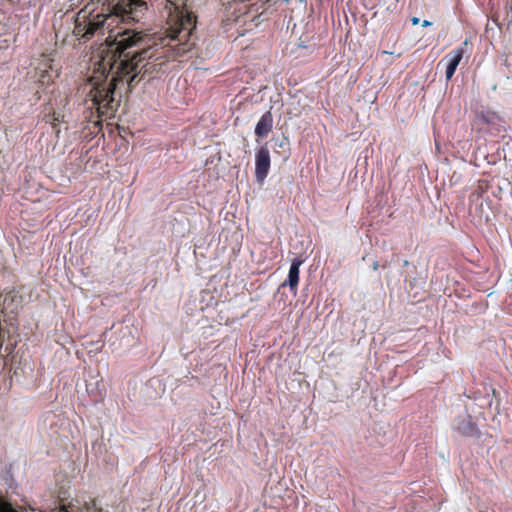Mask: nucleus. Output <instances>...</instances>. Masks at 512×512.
<instances>
[{
    "instance_id": "nucleus-5",
    "label": "nucleus",
    "mask_w": 512,
    "mask_h": 512,
    "mask_svg": "<svg viewBox=\"0 0 512 512\" xmlns=\"http://www.w3.org/2000/svg\"><path fill=\"white\" fill-rule=\"evenodd\" d=\"M301 266V261L298 259H294L289 267L288 278L284 282V285H288L291 289H293L299 280V270Z\"/></svg>"
},
{
    "instance_id": "nucleus-2",
    "label": "nucleus",
    "mask_w": 512,
    "mask_h": 512,
    "mask_svg": "<svg viewBox=\"0 0 512 512\" xmlns=\"http://www.w3.org/2000/svg\"><path fill=\"white\" fill-rule=\"evenodd\" d=\"M110 18V15H102L99 14L96 16L94 20L89 21L88 24L83 26L82 23L78 24L76 34L82 36L93 35L96 30L104 25L107 19Z\"/></svg>"
},
{
    "instance_id": "nucleus-6",
    "label": "nucleus",
    "mask_w": 512,
    "mask_h": 512,
    "mask_svg": "<svg viewBox=\"0 0 512 512\" xmlns=\"http://www.w3.org/2000/svg\"><path fill=\"white\" fill-rule=\"evenodd\" d=\"M120 348L122 352L129 353L138 345V338L129 332L128 337L121 339Z\"/></svg>"
},
{
    "instance_id": "nucleus-9",
    "label": "nucleus",
    "mask_w": 512,
    "mask_h": 512,
    "mask_svg": "<svg viewBox=\"0 0 512 512\" xmlns=\"http://www.w3.org/2000/svg\"><path fill=\"white\" fill-rule=\"evenodd\" d=\"M462 433L466 436H474L478 434V428L473 423H466L460 427Z\"/></svg>"
},
{
    "instance_id": "nucleus-14",
    "label": "nucleus",
    "mask_w": 512,
    "mask_h": 512,
    "mask_svg": "<svg viewBox=\"0 0 512 512\" xmlns=\"http://www.w3.org/2000/svg\"><path fill=\"white\" fill-rule=\"evenodd\" d=\"M432 25H433V22L429 21V20H424L422 22V27H429V26H432Z\"/></svg>"
},
{
    "instance_id": "nucleus-3",
    "label": "nucleus",
    "mask_w": 512,
    "mask_h": 512,
    "mask_svg": "<svg viewBox=\"0 0 512 512\" xmlns=\"http://www.w3.org/2000/svg\"><path fill=\"white\" fill-rule=\"evenodd\" d=\"M142 41V36L138 32H124L123 35L116 39L114 45L118 51H124L130 47L137 46Z\"/></svg>"
},
{
    "instance_id": "nucleus-4",
    "label": "nucleus",
    "mask_w": 512,
    "mask_h": 512,
    "mask_svg": "<svg viewBox=\"0 0 512 512\" xmlns=\"http://www.w3.org/2000/svg\"><path fill=\"white\" fill-rule=\"evenodd\" d=\"M463 57V51L461 48H457L452 51L449 55H447L444 59L446 65L445 77L446 80H449L453 73L455 72L457 66L459 65L461 59Z\"/></svg>"
},
{
    "instance_id": "nucleus-12",
    "label": "nucleus",
    "mask_w": 512,
    "mask_h": 512,
    "mask_svg": "<svg viewBox=\"0 0 512 512\" xmlns=\"http://www.w3.org/2000/svg\"><path fill=\"white\" fill-rule=\"evenodd\" d=\"M194 24H193V20H192V17L191 15H187L186 16V19L182 18L181 20V27L182 29H187V30H191L193 28Z\"/></svg>"
},
{
    "instance_id": "nucleus-7",
    "label": "nucleus",
    "mask_w": 512,
    "mask_h": 512,
    "mask_svg": "<svg viewBox=\"0 0 512 512\" xmlns=\"http://www.w3.org/2000/svg\"><path fill=\"white\" fill-rule=\"evenodd\" d=\"M272 127L271 120L268 117H262L255 126V132L258 136L266 135Z\"/></svg>"
},
{
    "instance_id": "nucleus-8",
    "label": "nucleus",
    "mask_w": 512,
    "mask_h": 512,
    "mask_svg": "<svg viewBox=\"0 0 512 512\" xmlns=\"http://www.w3.org/2000/svg\"><path fill=\"white\" fill-rule=\"evenodd\" d=\"M121 5L126 13L134 14L144 3L140 0H122Z\"/></svg>"
},
{
    "instance_id": "nucleus-15",
    "label": "nucleus",
    "mask_w": 512,
    "mask_h": 512,
    "mask_svg": "<svg viewBox=\"0 0 512 512\" xmlns=\"http://www.w3.org/2000/svg\"><path fill=\"white\" fill-rule=\"evenodd\" d=\"M377 268H378V263H377V262H375V263L373 264V269H374V270H376Z\"/></svg>"
},
{
    "instance_id": "nucleus-16",
    "label": "nucleus",
    "mask_w": 512,
    "mask_h": 512,
    "mask_svg": "<svg viewBox=\"0 0 512 512\" xmlns=\"http://www.w3.org/2000/svg\"><path fill=\"white\" fill-rule=\"evenodd\" d=\"M384 54H388V55H393L394 53L393 52H389V51H383Z\"/></svg>"
},
{
    "instance_id": "nucleus-17",
    "label": "nucleus",
    "mask_w": 512,
    "mask_h": 512,
    "mask_svg": "<svg viewBox=\"0 0 512 512\" xmlns=\"http://www.w3.org/2000/svg\"><path fill=\"white\" fill-rule=\"evenodd\" d=\"M301 2H302V3H304V2H305V0H301Z\"/></svg>"
},
{
    "instance_id": "nucleus-11",
    "label": "nucleus",
    "mask_w": 512,
    "mask_h": 512,
    "mask_svg": "<svg viewBox=\"0 0 512 512\" xmlns=\"http://www.w3.org/2000/svg\"><path fill=\"white\" fill-rule=\"evenodd\" d=\"M497 285L499 288L507 289L512 286V278L501 277L499 278Z\"/></svg>"
},
{
    "instance_id": "nucleus-1",
    "label": "nucleus",
    "mask_w": 512,
    "mask_h": 512,
    "mask_svg": "<svg viewBox=\"0 0 512 512\" xmlns=\"http://www.w3.org/2000/svg\"><path fill=\"white\" fill-rule=\"evenodd\" d=\"M270 166V155L266 149H261L256 158L255 175L260 183H263Z\"/></svg>"
},
{
    "instance_id": "nucleus-13",
    "label": "nucleus",
    "mask_w": 512,
    "mask_h": 512,
    "mask_svg": "<svg viewBox=\"0 0 512 512\" xmlns=\"http://www.w3.org/2000/svg\"><path fill=\"white\" fill-rule=\"evenodd\" d=\"M420 23V19L418 17H412L411 18V24L413 26L418 25Z\"/></svg>"
},
{
    "instance_id": "nucleus-18",
    "label": "nucleus",
    "mask_w": 512,
    "mask_h": 512,
    "mask_svg": "<svg viewBox=\"0 0 512 512\" xmlns=\"http://www.w3.org/2000/svg\"><path fill=\"white\" fill-rule=\"evenodd\" d=\"M285 2H288L289 0H284Z\"/></svg>"
},
{
    "instance_id": "nucleus-10",
    "label": "nucleus",
    "mask_w": 512,
    "mask_h": 512,
    "mask_svg": "<svg viewBox=\"0 0 512 512\" xmlns=\"http://www.w3.org/2000/svg\"><path fill=\"white\" fill-rule=\"evenodd\" d=\"M299 49H305V50H307L310 53V52L313 51L314 47H313L312 44H308V43L300 41L295 47H293L291 49V53L295 54L296 56H298V50Z\"/></svg>"
}]
</instances>
